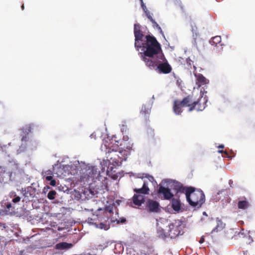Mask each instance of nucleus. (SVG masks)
Returning <instances> with one entry per match:
<instances>
[{"label": "nucleus", "mask_w": 255, "mask_h": 255, "mask_svg": "<svg viewBox=\"0 0 255 255\" xmlns=\"http://www.w3.org/2000/svg\"><path fill=\"white\" fill-rule=\"evenodd\" d=\"M221 41V37L220 36H216L213 37L210 40V43L212 45H217Z\"/></svg>", "instance_id": "18"}, {"label": "nucleus", "mask_w": 255, "mask_h": 255, "mask_svg": "<svg viewBox=\"0 0 255 255\" xmlns=\"http://www.w3.org/2000/svg\"><path fill=\"white\" fill-rule=\"evenodd\" d=\"M217 225L215 228H214L212 232H218L222 230L225 226V224H224L221 220H220L218 218L216 219Z\"/></svg>", "instance_id": "17"}, {"label": "nucleus", "mask_w": 255, "mask_h": 255, "mask_svg": "<svg viewBox=\"0 0 255 255\" xmlns=\"http://www.w3.org/2000/svg\"><path fill=\"white\" fill-rule=\"evenodd\" d=\"M56 194V191H55L54 190L51 191L48 193V194L47 195V197H48V199H49L50 200H53L54 199L55 196Z\"/></svg>", "instance_id": "21"}, {"label": "nucleus", "mask_w": 255, "mask_h": 255, "mask_svg": "<svg viewBox=\"0 0 255 255\" xmlns=\"http://www.w3.org/2000/svg\"><path fill=\"white\" fill-rule=\"evenodd\" d=\"M218 152L219 153H222L223 151L222 150H219Z\"/></svg>", "instance_id": "30"}, {"label": "nucleus", "mask_w": 255, "mask_h": 255, "mask_svg": "<svg viewBox=\"0 0 255 255\" xmlns=\"http://www.w3.org/2000/svg\"><path fill=\"white\" fill-rule=\"evenodd\" d=\"M185 194L188 202L192 207H200L205 201L203 192L193 187L187 188L185 190Z\"/></svg>", "instance_id": "5"}, {"label": "nucleus", "mask_w": 255, "mask_h": 255, "mask_svg": "<svg viewBox=\"0 0 255 255\" xmlns=\"http://www.w3.org/2000/svg\"><path fill=\"white\" fill-rule=\"evenodd\" d=\"M172 207L176 212H179L181 209V203L178 199H173L172 200Z\"/></svg>", "instance_id": "12"}, {"label": "nucleus", "mask_w": 255, "mask_h": 255, "mask_svg": "<svg viewBox=\"0 0 255 255\" xmlns=\"http://www.w3.org/2000/svg\"><path fill=\"white\" fill-rule=\"evenodd\" d=\"M20 198L18 196H17L12 199V202L13 203H17V202H19L20 201Z\"/></svg>", "instance_id": "23"}, {"label": "nucleus", "mask_w": 255, "mask_h": 255, "mask_svg": "<svg viewBox=\"0 0 255 255\" xmlns=\"http://www.w3.org/2000/svg\"><path fill=\"white\" fill-rule=\"evenodd\" d=\"M156 221L157 234L159 237L164 238L169 237L173 238L179 235L178 227L169 223L166 219L160 218Z\"/></svg>", "instance_id": "4"}, {"label": "nucleus", "mask_w": 255, "mask_h": 255, "mask_svg": "<svg viewBox=\"0 0 255 255\" xmlns=\"http://www.w3.org/2000/svg\"><path fill=\"white\" fill-rule=\"evenodd\" d=\"M149 110V109H148L147 111H144V112L145 113H148Z\"/></svg>", "instance_id": "29"}, {"label": "nucleus", "mask_w": 255, "mask_h": 255, "mask_svg": "<svg viewBox=\"0 0 255 255\" xmlns=\"http://www.w3.org/2000/svg\"><path fill=\"white\" fill-rule=\"evenodd\" d=\"M207 100L206 97H202L198 102H194L192 104H190L189 98H186L182 102L175 101L174 102L173 110L176 115H179L182 112V109L188 108L187 111L191 112L195 109L198 111L203 110L206 107V103Z\"/></svg>", "instance_id": "3"}, {"label": "nucleus", "mask_w": 255, "mask_h": 255, "mask_svg": "<svg viewBox=\"0 0 255 255\" xmlns=\"http://www.w3.org/2000/svg\"><path fill=\"white\" fill-rule=\"evenodd\" d=\"M145 177L147 178L148 180L152 183L155 181L153 177L151 175L145 174Z\"/></svg>", "instance_id": "22"}, {"label": "nucleus", "mask_w": 255, "mask_h": 255, "mask_svg": "<svg viewBox=\"0 0 255 255\" xmlns=\"http://www.w3.org/2000/svg\"><path fill=\"white\" fill-rule=\"evenodd\" d=\"M134 191L136 193L147 194L149 191V188L147 187L145 182H144L142 187L140 189H134Z\"/></svg>", "instance_id": "16"}, {"label": "nucleus", "mask_w": 255, "mask_h": 255, "mask_svg": "<svg viewBox=\"0 0 255 255\" xmlns=\"http://www.w3.org/2000/svg\"><path fill=\"white\" fill-rule=\"evenodd\" d=\"M139 29V25L135 24L134 45L141 54V57L146 65L149 67L155 68L158 73H170L172 69L171 67L161 52L159 43L152 36L149 35L144 37L140 32Z\"/></svg>", "instance_id": "1"}, {"label": "nucleus", "mask_w": 255, "mask_h": 255, "mask_svg": "<svg viewBox=\"0 0 255 255\" xmlns=\"http://www.w3.org/2000/svg\"><path fill=\"white\" fill-rule=\"evenodd\" d=\"M248 207V203L246 201H239L238 207L241 209H245Z\"/></svg>", "instance_id": "20"}, {"label": "nucleus", "mask_w": 255, "mask_h": 255, "mask_svg": "<svg viewBox=\"0 0 255 255\" xmlns=\"http://www.w3.org/2000/svg\"><path fill=\"white\" fill-rule=\"evenodd\" d=\"M45 179L47 181H50V185L54 186L56 185V181L54 179H53V177L51 176V173L50 171H47L45 173Z\"/></svg>", "instance_id": "15"}, {"label": "nucleus", "mask_w": 255, "mask_h": 255, "mask_svg": "<svg viewBox=\"0 0 255 255\" xmlns=\"http://www.w3.org/2000/svg\"><path fill=\"white\" fill-rule=\"evenodd\" d=\"M174 183L172 180L166 179L162 181L161 184L163 185L166 184L168 187H171V184ZM158 193L160 194H162L165 199L169 200L173 196V194L171 192L170 190L168 187H165L162 185L160 186L158 190Z\"/></svg>", "instance_id": "7"}, {"label": "nucleus", "mask_w": 255, "mask_h": 255, "mask_svg": "<svg viewBox=\"0 0 255 255\" xmlns=\"http://www.w3.org/2000/svg\"><path fill=\"white\" fill-rule=\"evenodd\" d=\"M114 204V203H109L108 202H107V205H106L103 209L99 208L98 211H103L104 214L108 218V220L110 219L111 222H117L118 223H119V221H118L117 218V217H118V213H114L113 212V210L115 206Z\"/></svg>", "instance_id": "6"}, {"label": "nucleus", "mask_w": 255, "mask_h": 255, "mask_svg": "<svg viewBox=\"0 0 255 255\" xmlns=\"http://www.w3.org/2000/svg\"><path fill=\"white\" fill-rule=\"evenodd\" d=\"M9 196L11 197H12L13 196H15V193H10V194H9Z\"/></svg>", "instance_id": "26"}, {"label": "nucleus", "mask_w": 255, "mask_h": 255, "mask_svg": "<svg viewBox=\"0 0 255 255\" xmlns=\"http://www.w3.org/2000/svg\"><path fill=\"white\" fill-rule=\"evenodd\" d=\"M140 2H141V7L142 8V9H143V10L144 11L145 13V14L147 16V17L150 20V21L152 22L153 23V27L154 28H157L159 32L162 34V35L163 34V31L161 28V27L159 26V25L152 19L150 14V12L147 9L146 7V6L144 5L143 2V0H140Z\"/></svg>", "instance_id": "8"}, {"label": "nucleus", "mask_w": 255, "mask_h": 255, "mask_svg": "<svg viewBox=\"0 0 255 255\" xmlns=\"http://www.w3.org/2000/svg\"><path fill=\"white\" fill-rule=\"evenodd\" d=\"M72 247V244L65 242L60 243L56 245L55 248L57 250L68 249Z\"/></svg>", "instance_id": "13"}, {"label": "nucleus", "mask_w": 255, "mask_h": 255, "mask_svg": "<svg viewBox=\"0 0 255 255\" xmlns=\"http://www.w3.org/2000/svg\"><path fill=\"white\" fill-rule=\"evenodd\" d=\"M121 202V200H118L116 201V203L118 204V205H120V203Z\"/></svg>", "instance_id": "27"}, {"label": "nucleus", "mask_w": 255, "mask_h": 255, "mask_svg": "<svg viewBox=\"0 0 255 255\" xmlns=\"http://www.w3.org/2000/svg\"><path fill=\"white\" fill-rule=\"evenodd\" d=\"M21 7H22V9H24V5H22V6H21Z\"/></svg>", "instance_id": "31"}, {"label": "nucleus", "mask_w": 255, "mask_h": 255, "mask_svg": "<svg viewBox=\"0 0 255 255\" xmlns=\"http://www.w3.org/2000/svg\"><path fill=\"white\" fill-rule=\"evenodd\" d=\"M203 214H204V215H207L205 212H204V213H203Z\"/></svg>", "instance_id": "32"}, {"label": "nucleus", "mask_w": 255, "mask_h": 255, "mask_svg": "<svg viewBox=\"0 0 255 255\" xmlns=\"http://www.w3.org/2000/svg\"><path fill=\"white\" fill-rule=\"evenodd\" d=\"M87 174H88L87 177H82V179L84 182L93 181L98 175L97 169L95 167H93L91 169H89L87 171Z\"/></svg>", "instance_id": "9"}, {"label": "nucleus", "mask_w": 255, "mask_h": 255, "mask_svg": "<svg viewBox=\"0 0 255 255\" xmlns=\"http://www.w3.org/2000/svg\"><path fill=\"white\" fill-rule=\"evenodd\" d=\"M224 145L221 144V145H219L218 147L223 148H224Z\"/></svg>", "instance_id": "28"}, {"label": "nucleus", "mask_w": 255, "mask_h": 255, "mask_svg": "<svg viewBox=\"0 0 255 255\" xmlns=\"http://www.w3.org/2000/svg\"><path fill=\"white\" fill-rule=\"evenodd\" d=\"M94 135V133L92 134L91 136H93Z\"/></svg>", "instance_id": "33"}, {"label": "nucleus", "mask_w": 255, "mask_h": 255, "mask_svg": "<svg viewBox=\"0 0 255 255\" xmlns=\"http://www.w3.org/2000/svg\"><path fill=\"white\" fill-rule=\"evenodd\" d=\"M113 139H110L109 138H107L104 140L101 147V150L106 151V153H111V150L113 151L112 156L110 157V159L108 160V162L104 160L101 163L102 166L105 165V164H106V166L108 164L107 171L108 173L115 172L117 167L120 166L121 162L126 160L127 157L129 154L130 148H128V150H120L118 153L117 151H114V149L113 148ZM107 157L109 158V155H108Z\"/></svg>", "instance_id": "2"}, {"label": "nucleus", "mask_w": 255, "mask_h": 255, "mask_svg": "<svg viewBox=\"0 0 255 255\" xmlns=\"http://www.w3.org/2000/svg\"><path fill=\"white\" fill-rule=\"evenodd\" d=\"M6 206L7 209H9L11 208V205L10 203H8L6 205Z\"/></svg>", "instance_id": "25"}, {"label": "nucleus", "mask_w": 255, "mask_h": 255, "mask_svg": "<svg viewBox=\"0 0 255 255\" xmlns=\"http://www.w3.org/2000/svg\"><path fill=\"white\" fill-rule=\"evenodd\" d=\"M95 225L97 228L104 229L105 230H107L110 228V225L109 224L100 223L99 225L96 224H95Z\"/></svg>", "instance_id": "19"}, {"label": "nucleus", "mask_w": 255, "mask_h": 255, "mask_svg": "<svg viewBox=\"0 0 255 255\" xmlns=\"http://www.w3.org/2000/svg\"><path fill=\"white\" fill-rule=\"evenodd\" d=\"M144 201V196L142 195H134L133 197V202L136 206H141Z\"/></svg>", "instance_id": "11"}, {"label": "nucleus", "mask_w": 255, "mask_h": 255, "mask_svg": "<svg viewBox=\"0 0 255 255\" xmlns=\"http://www.w3.org/2000/svg\"><path fill=\"white\" fill-rule=\"evenodd\" d=\"M147 207L151 212H158L159 210V204L155 201L149 200L148 202Z\"/></svg>", "instance_id": "10"}, {"label": "nucleus", "mask_w": 255, "mask_h": 255, "mask_svg": "<svg viewBox=\"0 0 255 255\" xmlns=\"http://www.w3.org/2000/svg\"><path fill=\"white\" fill-rule=\"evenodd\" d=\"M204 242V238L202 237L201 238L200 241H199V243L200 244H202L203 243V242Z\"/></svg>", "instance_id": "24"}, {"label": "nucleus", "mask_w": 255, "mask_h": 255, "mask_svg": "<svg viewBox=\"0 0 255 255\" xmlns=\"http://www.w3.org/2000/svg\"><path fill=\"white\" fill-rule=\"evenodd\" d=\"M197 77V81L199 83V86L207 84L209 83V80L204 77L201 74L195 75Z\"/></svg>", "instance_id": "14"}]
</instances>
